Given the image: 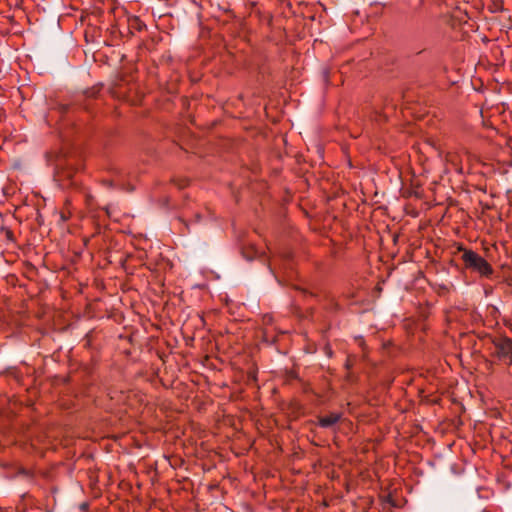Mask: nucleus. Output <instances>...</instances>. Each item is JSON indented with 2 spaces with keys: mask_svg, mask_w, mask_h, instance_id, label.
I'll return each instance as SVG.
<instances>
[{
  "mask_svg": "<svg viewBox=\"0 0 512 512\" xmlns=\"http://www.w3.org/2000/svg\"><path fill=\"white\" fill-rule=\"evenodd\" d=\"M462 260L467 268L478 272L482 276H489L493 272L491 265L482 256L472 250H464Z\"/></svg>",
  "mask_w": 512,
  "mask_h": 512,
  "instance_id": "f257e3e1",
  "label": "nucleus"
},
{
  "mask_svg": "<svg viewBox=\"0 0 512 512\" xmlns=\"http://www.w3.org/2000/svg\"><path fill=\"white\" fill-rule=\"evenodd\" d=\"M496 355L500 359L510 358L512 356V340L507 337H498L493 340Z\"/></svg>",
  "mask_w": 512,
  "mask_h": 512,
  "instance_id": "f03ea898",
  "label": "nucleus"
},
{
  "mask_svg": "<svg viewBox=\"0 0 512 512\" xmlns=\"http://www.w3.org/2000/svg\"><path fill=\"white\" fill-rule=\"evenodd\" d=\"M56 180L60 182V185L64 188L76 184V180H74V172L71 168H63L57 171Z\"/></svg>",
  "mask_w": 512,
  "mask_h": 512,
  "instance_id": "7ed1b4c3",
  "label": "nucleus"
},
{
  "mask_svg": "<svg viewBox=\"0 0 512 512\" xmlns=\"http://www.w3.org/2000/svg\"><path fill=\"white\" fill-rule=\"evenodd\" d=\"M341 416V413L332 412L328 415L319 417V425L323 428L332 427L341 419Z\"/></svg>",
  "mask_w": 512,
  "mask_h": 512,
  "instance_id": "20e7f679",
  "label": "nucleus"
},
{
  "mask_svg": "<svg viewBox=\"0 0 512 512\" xmlns=\"http://www.w3.org/2000/svg\"><path fill=\"white\" fill-rule=\"evenodd\" d=\"M62 219L65 221L67 219L66 215L62 214Z\"/></svg>",
  "mask_w": 512,
  "mask_h": 512,
  "instance_id": "39448f33",
  "label": "nucleus"
}]
</instances>
